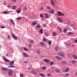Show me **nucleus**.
Listing matches in <instances>:
<instances>
[{
    "label": "nucleus",
    "instance_id": "34",
    "mask_svg": "<svg viewBox=\"0 0 77 77\" xmlns=\"http://www.w3.org/2000/svg\"><path fill=\"white\" fill-rule=\"evenodd\" d=\"M43 41L46 42L47 41V39L45 38H43Z\"/></svg>",
    "mask_w": 77,
    "mask_h": 77
},
{
    "label": "nucleus",
    "instance_id": "23",
    "mask_svg": "<svg viewBox=\"0 0 77 77\" xmlns=\"http://www.w3.org/2000/svg\"><path fill=\"white\" fill-rule=\"evenodd\" d=\"M38 75L42 77H45V75L43 73H39Z\"/></svg>",
    "mask_w": 77,
    "mask_h": 77
},
{
    "label": "nucleus",
    "instance_id": "38",
    "mask_svg": "<svg viewBox=\"0 0 77 77\" xmlns=\"http://www.w3.org/2000/svg\"><path fill=\"white\" fill-rule=\"evenodd\" d=\"M47 8L48 9H51V8L49 6H47Z\"/></svg>",
    "mask_w": 77,
    "mask_h": 77
},
{
    "label": "nucleus",
    "instance_id": "59",
    "mask_svg": "<svg viewBox=\"0 0 77 77\" xmlns=\"http://www.w3.org/2000/svg\"><path fill=\"white\" fill-rule=\"evenodd\" d=\"M75 75L77 76V72H76V73H75Z\"/></svg>",
    "mask_w": 77,
    "mask_h": 77
},
{
    "label": "nucleus",
    "instance_id": "40",
    "mask_svg": "<svg viewBox=\"0 0 77 77\" xmlns=\"http://www.w3.org/2000/svg\"><path fill=\"white\" fill-rule=\"evenodd\" d=\"M24 50L25 51H28V49L26 48H24Z\"/></svg>",
    "mask_w": 77,
    "mask_h": 77
},
{
    "label": "nucleus",
    "instance_id": "35",
    "mask_svg": "<svg viewBox=\"0 0 77 77\" xmlns=\"http://www.w3.org/2000/svg\"><path fill=\"white\" fill-rule=\"evenodd\" d=\"M20 77H23L24 75L23 74H20Z\"/></svg>",
    "mask_w": 77,
    "mask_h": 77
},
{
    "label": "nucleus",
    "instance_id": "15",
    "mask_svg": "<svg viewBox=\"0 0 77 77\" xmlns=\"http://www.w3.org/2000/svg\"><path fill=\"white\" fill-rule=\"evenodd\" d=\"M17 7L16 5H14L12 7V9L15 10L16 9V8Z\"/></svg>",
    "mask_w": 77,
    "mask_h": 77
},
{
    "label": "nucleus",
    "instance_id": "45",
    "mask_svg": "<svg viewBox=\"0 0 77 77\" xmlns=\"http://www.w3.org/2000/svg\"><path fill=\"white\" fill-rule=\"evenodd\" d=\"M51 44V42L49 41L48 42V44L49 45H50Z\"/></svg>",
    "mask_w": 77,
    "mask_h": 77
},
{
    "label": "nucleus",
    "instance_id": "5",
    "mask_svg": "<svg viewBox=\"0 0 77 77\" xmlns=\"http://www.w3.org/2000/svg\"><path fill=\"white\" fill-rule=\"evenodd\" d=\"M61 63L62 65H65L67 64V62L65 60H62Z\"/></svg>",
    "mask_w": 77,
    "mask_h": 77
},
{
    "label": "nucleus",
    "instance_id": "29",
    "mask_svg": "<svg viewBox=\"0 0 77 77\" xmlns=\"http://www.w3.org/2000/svg\"><path fill=\"white\" fill-rule=\"evenodd\" d=\"M73 34H74V33L72 32H70L68 33L69 35H73Z\"/></svg>",
    "mask_w": 77,
    "mask_h": 77
},
{
    "label": "nucleus",
    "instance_id": "10",
    "mask_svg": "<svg viewBox=\"0 0 77 77\" xmlns=\"http://www.w3.org/2000/svg\"><path fill=\"white\" fill-rule=\"evenodd\" d=\"M45 17L47 19H48L50 17V16H49V14H47V13H45Z\"/></svg>",
    "mask_w": 77,
    "mask_h": 77
},
{
    "label": "nucleus",
    "instance_id": "53",
    "mask_svg": "<svg viewBox=\"0 0 77 77\" xmlns=\"http://www.w3.org/2000/svg\"><path fill=\"white\" fill-rule=\"evenodd\" d=\"M40 17H41V18L42 17V14H41V15H40Z\"/></svg>",
    "mask_w": 77,
    "mask_h": 77
},
{
    "label": "nucleus",
    "instance_id": "52",
    "mask_svg": "<svg viewBox=\"0 0 77 77\" xmlns=\"http://www.w3.org/2000/svg\"><path fill=\"white\" fill-rule=\"evenodd\" d=\"M1 28L3 29V28H5V26H1Z\"/></svg>",
    "mask_w": 77,
    "mask_h": 77
},
{
    "label": "nucleus",
    "instance_id": "27",
    "mask_svg": "<svg viewBox=\"0 0 77 77\" xmlns=\"http://www.w3.org/2000/svg\"><path fill=\"white\" fill-rule=\"evenodd\" d=\"M55 51H58V47L56 46V48H55Z\"/></svg>",
    "mask_w": 77,
    "mask_h": 77
},
{
    "label": "nucleus",
    "instance_id": "32",
    "mask_svg": "<svg viewBox=\"0 0 77 77\" xmlns=\"http://www.w3.org/2000/svg\"><path fill=\"white\" fill-rule=\"evenodd\" d=\"M47 69V68L45 67H42V69L43 70H45Z\"/></svg>",
    "mask_w": 77,
    "mask_h": 77
},
{
    "label": "nucleus",
    "instance_id": "7",
    "mask_svg": "<svg viewBox=\"0 0 77 77\" xmlns=\"http://www.w3.org/2000/svg\"><path fill=\"white\" fill-rule=\"evenodd\" d=\"M20 8H18L16 11V12L17 13L20 14V13L21 11V9H19Z\"/></svg>",
    "mask_w": 77,
    "mask_h": 77
},
{
    "label": "nucleus",
    "instance_id": "42",
    "mask_svg": "<svg viewBox=\"0 0 77 77\" xmlns=\"http://www.w3.org/2000/svg\"><path fill=\"white\" fill-rule=\"evenodd\" d=\"M28 41H29V42H31L32 43H33V40H31L30 41V40L29 39V40H28Z\"/></svg>",
    "mask_w": 77,
    "mask_h": 77
},
{
    "label": "nucleus",
    "instance_id": "57",
    "mask_svg": "<svg viewBox=\"0 0 77 77\" xmlns=\"http://www.w3.org/2000/svg\"><path fill=\"white\" fill-rule=\"evenodd\" d=\"M43 26H44V27H45L46 26V24H44V25H43Z\"/></svg>",
    "mask_w": 77,
    "mask_h": 77
},
{
    "label": "nucleus",
    "instance_id": "43",
    "mask_svg": "<svg viewBox=\"0 0 77 77\" xmlns=\"http://www.w3.org/2000/svg\"><path fill=\"white\" fill-rule=\"evenodd\" d=\"M54 63H53V62H51V65L52 66L53 65V64Z\"/></svg>",
    "mask_w": 77,
    "mask_h": 77
},
{
    "label": "nucleus",
    "instance_id": "64",
    "mask_svg": "<svg viewBox=\"0 0 77 77\" xmlns=\"http://www.w3.org/2000/svg\"><path fill=\"white\" fill-rule=\"evenodd\" d=\"M63 77H67L65 76H63Z\"/></svg>",
    "mask_w": 77,
    "mask_h": 77
},
{
    "label": "nucleus",
    "instance_id": "24",
    "mask_svg": "<svg viewBox=\"0 0 77 77\" xmlns=\"http://www.w3.org/2000/svg\"><path fill=\"white\" fill-rule=\"evenodd\" d=\"M36 53L38 54H41V53H40V51L39 50H37Z\"/></svg>",
    "mask_w": 77,
    "mask_h": 77
},
{
    "label": "nucleus",
    "instance_id": "48",
    "mask_svg": "<svg viewBox=\"0 0 77 77\" xmlns=\"http://www.w3.org/2000/svg\"><path fill=\"white\" fill-rule=\"evenodd\" d=\"M26 7H24V8H23V10L24 11H25V10H26Z\"/></svg>",
    "mask_w": 77,
    "mask_h": 77
},
{
    "label": "nucleus",
    "instance_id": "26",
    "mask_svg": "<svg viewBox=\"0 0 77 77\" xmlns=\"http://www.w3.org/2000/svg\"><path fill=\"white\" fill-rule=\"evenodd\" d=\"M57 29L59 30L60 31V32H62V30H61V29L60 27H57Z\"/></svg>",
    "mask_w": 77,
    "mask_h": 77
},
{
    "label": "nucleus",
    "instance_id": "46",
    "mask_svg": "<svg viewBox=\"0 0 77 77\" xmlns=\"http://www.w3.org/2000/svg\"><path fill=\"white\" fill-rule=\"evenodd\" d=\"M65 75H66L67 76H68V77L69 76V74L68 73H66L65 74Z\"/></svg>",
    "mask_w": 77,
    "mask_h": 77
},
{
    "label": "nucleus",
    "instance_id": "33",
    "mask_svg": "<svg viewBox=\"0 0 77 77\" xmlns=\"http://www.w3.org/2000/svg\"><path fill=\"white\" fill-rule=\"evenodd\" d=\"M3 13H4V14H8V12H7V11H4L3 12Z\"/></svg>",
    "mask_w": 77,
    "mask_h": 77
},
{
    "label": "nucleus",
    "instance_id": "47",
    "mask_svg": "<svg viewBox=\"0 0 77 77\" xmlns=\"http://www.w3.org/2000/svg\"><path fill=\"white\" fill-rule=\"evenodd\" d=\"M16 0H12V2L14 3L16 2Z\"/></svg>",
    "mask_w": 77,
    "mask_h": 77
},
{
    "label": "nucleus",
    "instance_id": "2",
    "mask_svg": "<svg viewBox=\"0 0 77 77\" xmlns=\"http://www.w3.org/2000/svg\"><path fill=\"white\" fill-rule=\"evenodd\" d=\"M14 65V61H12L10 64V66H8L9 68H14V66H12Z\"/></svg>",
    "mask_w": 77,
    "mask_h": 77
},
{
    "label": "nucleus",
    "instance_id": "39",
    "mask_svg": "<svg viewBox=\"0 0 77 77\" xmlns=\"http://www.w3.org/2000/svg\"><path fill=\"white\" fill-rule=\"evenodd\" d=\"M58 20L60 22H62V20L59 18H58Z\"/></svg>",
    "mask_w": 77,
    "mask_h": 77
},
{
    "label": "nucleus",
    "instance_id": "13",
    "mask_svg": "<svg viewBox=\"0 0 77 77\" xmlns=\"http://www.w3.org/2000/svg\"><path fill=\"white\" fill-rule=\"evenodd\" d=\"M76 62L75 60H73L72 61V64H73V65H75V64H76Z\"/></svg>",
    "mask_w": 77,
    "mask_h": 77
},
{
    "label": "nucleus",
    "instance_id": "61",
    "mask_svg": "<svg viewBox=\"0 0 77 77\" xmlns=\"http://www.w3.org/2000/svg\"><path fill=\"white\" fill-rule=\"evenodd\" d=\"M72 47H74L75 46V45H72Z\"/></svg>",
    "mask_w": 77,
    "mask_h": 77
},
{
    "label": "nucleus",
    "instance_id": "63",
    "mask_svg": "<svg viewBox=\"0 0 77 77\" xmlns=\"http://www.w3.org/2000/svg\"><path fill=\"white\" fill-rule=\"evenodd\" d=\"M6 56H8V54H6Z\"/></svg>",
    "mask_w": 77,
    "mask_h": 77
},
{
    "label": "nucleus",
    "instance_id": "36",
    "mask_svg": "<svg viewBox=\"0 0 77 77\" xmlns=\"http://www.w3.org/2000/svg\"><path fill=\"white\" fill-rule=\"evenodd\" d=\"M40 44H41V45L42 46L44 45V44L43 42H41V43H40Z\"/></svg>",
    "mask_w": 77,
    "mask_h": 77
},
{
    "label": "nucleus",
    "instance_id": "14",
    "mask_svg": "<svg viewBox=\"0 0 77 77\" xmlns=\"http://www.w3.org/2000/svg\"><path fill=\"white\" fill-rule=\"evenodd\" d=\"M54 10L52 9L50 10V11H49V13H51V14L53 13H54Z\"/></svg>",
    "mask_w": 77,
    "mask_h": 77
},
{
    "label": "nucleus",
    "instance_id": "4",
    "mask_svg": "<svg viewBox=\"0 0 77 77\" xmlns=\"http://www.w3.org/2000/svg\"><path fill=\"white\" fill-rule=\"evenodd\" d=\"M58 55L60 56L63 57L65 56V54L61 52H58Z\"/></svg>",
    "mask_w": 77,
    "mask_h": 77
},
{
    "label": "nucleus",
    "instance_id": "12",
    "mask_svg": "<svg viewBox=\"0 0 77 77\" xmlns=\"http://www.w3.org/2000/svg\"><path fill=\"white\" fill-rule=\"evenodd\" d=\"M73 59L75 60H77V56L75 55H73L72 56Z\"/></svg>",
    "mask_w": 77,
    "mask_h": 77
},
{
    "label": "nucleus",
    "instance_id": "18",
    "mask_svg": "<svg viewBox=\"0 0 77 77\" xmlns=\"http://www.w3.org/2000/svg\"><path fill=\"white\" fill-rule=\"evenodd\" d=\"M44 62H45L48 63L50 62V60L48 59H45L44 60Z\"/></svg>",
    "mask_w": 77,
    "mask_h": 77
},
{
    "label": "nucleus",
    "instance_id": "16",
    "mask_svg": "<svg viewBox=\"0 0 77 77\" xmlns=\"http://www.w3.org/2000/svg\"><path fill=\"white\" fill-rule=\"evenodd\" d=\"M10 21L11 22V24H12L13 25H15L14 22V21L13 20H12V19H11L10 20Z\"/></svg>",
    "mask_w": 77,
    "mask_h": 77
},
{
    "label": "nucleus",
    "instance_id": "8",
    "mask_svg": "<svg viewBox=\"0 0 77 77\" xmlns=\"http://www.w3.org/2000/svg\"><path fill=\"white\" fill-rule=\"evenodd\" d=\"M23 56H24V57H28V55L26 53H24L23 54Z\"/></svg>",
    "mask_w": 77,
    "mask_h": 77
},
{
    "label": "nucleus",
    "instance_id": "56",
    "mask_svg": "<svg viewBox=\"0 0 77 77\" xmlns=\"http://www.w3.org/2000/svg\"><path fill=\"white\" fill-rule=\"evenodd\" d=\"M72 25H74V23L73 22L72 23Z\"/></svg>",
    "mask_w": 77,
    "mask_h": 77
},
{
    "label": "nucleus",
    "instance_id": "19",
    "mask_svg": "<svg viewBox=\"0 0 77 77\" xmlns=\"http://www.w3.org/2000/svg\"><path fill=\"white\" fill-rule=\"evenodd\" d=\"M69 69L68 67H67L66 69L65 70V72H67L69 71Z\"/></svg>",
    "mask_w": 77,
    "mask_h": 77
},
{
    "label": "nucleus",
    "instance_id": "3",
    "mask_svg": "<svg viewBox=\"0 0 77 77\" xmlns=\"http://www.w3.org/2000/svg\"><path fill=\"white\" fill-rule=\"evenodd\" d=\"M8 74L9 76L12 75V71L11 69L9 70L8 71Z\"/></svg>",
    "mask_w": 77,
    "mask_h": 77
},
{
    "label": "nucleus",
    "instance_id": "44",
    "mask_svg": "<svg viewBox=\"0 0 77 77\" xmlns=\"http://www.w3.org/2000/svg\"><path fill=\"white\" fill-rule=\"evenodd\" d=\"M8 38L9 39H10L11 38V36L10 35H9L8 36Z\"/></svg>",
    "mask_w": 77,
    "mask_h": 77
},
{
    "label": "nucleus",
    "instance_id": "60",
    "mask_svg": "<svg viewBox=\"0 0 77 77\" xmlns=\"http://www.w3.org/2000/svg\"><path fill=\"white\" fill-rule=\"evenodd\" d=\"M24 63H27V61H25L24 62Z\"/></svg>",
    "mask_w": 77,
    "mask_h": 77
},
{
    "label": "nucleus",
    "instance_id": "41",
    "mask_svg": "<svg viewBox=\"0 0 77 77\" xmlns=\"http://www.w3.org/2000/svg\"><path fill=\"white\" fill-rule=\"evenodd\" d=\"M47 75L48 76V77H50L51 76V74H47Z\"/></svg>",
    "mask_w": 77,
    "mask_h": 77
},
{
    "label": "nucleus",
    "instance_id": "31",
    "mask_svg": "<svg viewBox=\"0 0 77 77\" xmlns=\"http://www.w3.org/2000/svg\"><path fill=\"white\" fill-rule=\"evenodd\" d=\"M40 32H41V34H42L43 33V30L40 29Z\"/></svg>",
    "mask_w": 77,
    "mask_h": 77
},
{
    "label": "nucleus",
    "instance_id": "51",
    "mask_svg": "<svg viewBox=\"0 0 77 77\" xmlns=\"http://www.w3.org/2000/svg\"><path fill=\"white\" fill-rule=\"evenodd\" d=\"M35 72L34 71H32L31 72V73H34Z\"/></svg>",
    "mask_w": 77,
    "mask_h": 77
},
{
    "label": "nucleus",
    "instance_id": "25",
    "mask_svg": "<svg viewBox=\"0 0 77 77\" xmlns=\"http://www.w3.org/2000/svg\"><path fill=\"white\" fill-rule=\"evenodd\" d=\"M32 25H35L37 24V23L35 22H34L32 23Z\"/></svg>",
    "mask_w": 77,
    "mask_h": 77
},
{
    "label": "nucleus",
    "instance_id": "20",
    "mask_svg": "<svg viewBox=\"0 0 77 77\" xmlns=\"http://www.w3.org/2000/svg\"><path fill=\"white\" fill-rule=\"evenodd\" d=\"M56 36V32H53V36Z\"/></svg>",
    "mask_w": 77,
    "mask_h": 77
},
{
    "label": "nucleus",
    "instance_id": "58",
    "mask_svg": "<svg viewBox=\"0 0 77 77\" xmlns=\"http://www.w3.org/2000/svg\"><path fill=\"white\" fill-rule=\"evenodd\" d=\"M37 73V72H34V73H32L35 74H36Z\"/></svg>",
    "mask_w": 77,
    "mask_h": 77
},
{
    "label": "nucleus",
    "instance_id": "22",
    "mask_svg": "<svg viewBox=\"0 0 77 77\" xmlns=\"http://www.w3.org/2000/svg\"><path fill=\"white\" fill-rule=\"evenodd\" d=\"M3 60L4 61H5V62H9V60H6V58H4Z\"/></svg>",
    "mask_w": 77,
    "mask_h": 77
},
{
    "label": "nucleus",
    "instance_id": "1",
    "mask_svg": "<svg viewBox=\"0 0 77 77\" xmlns=\"http://www.w3.org/2000/svg\"><path fill=\"white\" fill-rule=\"evenodd\" d=\"M57 15L59 17H61V16H65V14L62 13L60 11H58L57 12Z\"/></svg>",
    "mask_w": 77,
    "mask_h": 77
},
{
    "label": "nucleus",
    "instance_id": "17",
    "mask_svg": "<svg viewBox=\"0 0 77 77\" xmlns=\"http://www.w3.org/2000/svg\"><path fill=\"white\" fill-rule=\"evenodd\" d=\"M55 71L57 73H60V71L59 69H55Z\"/></svg>",
    "mask_w": 77,
    "mask_h": 77
},
{
    "label": "nucleus",
    "instance_id": "54",
    "mask_svg": "<svg viewBox=\"0 0 77 77\" xmlns=\"http://www.w3.org/2000/svg\"><path fill=\"white\" fill-rule=\"evenodd\" d=\"M68 45L71 46V44L70 43H69L68 44H67V46H68Z\"/></svg>",
    "mask_w": 77,
    "mask_h": 77
},
{
    "label": "nucleus",
    "instance_id": "6",
    "mask_svg": "<svg viewBox=\"0 0 77 77\" xmlns=\"http://www.w3.org/2000/svg\"><path fill=\"white\" fill-rule=\"evenodd\" d=\"M51 4L53 6H54L55 5V2L53 1V0H51Z\"/></svg>",
    "mask_w": 77,
    "mask_h": 77
},
{
    "label": "nucleus",
    "instance_id": "11",
    "mask_svg": "<svg viewBox=\"0 0 77 77\" xmlns=\"http://www.w3.org/2000/svg\"><path fill=\"white\" fill-rule=\"evenodd\" d=\"M56 59H57V60H62V58H60V57H59L58 56H56Z\"/></svg>",
    "mask_w": 77,
    "mask_h": 77
},
{
    "label": "nucleus",
    "instance_id": "30",
    "mask_svg": "<svg viewBox=\"0 0 77 77\" xmlns=\"http://www.w3.org/2000/svg\"><path fill=\"white\" fill-rule=\"evenodd\" d=\"M21 18H22V17H17L16 18V20H20L21 19Z\"/></svg>",
    "mask_w": 77,
    "mask_h": 77
},
{
    "label": "nucleus",
    "instance_id": "21",
    "mask_svg": "<svg viewBox=\"0 0 77 77\" xmlns=\"http://www.w3.org/2000/svg\"><path fill=\"white\" fill-rule=\"evenodd\" d=\"M2 69L5 71H7L8 70V69L6 68H5L4 67L2 68Z\"/></svg>",
    "mask_w": 77,
    "mask_h": 77
},
{
    "label": "nucleus",
    "instance_id": "55",
    "mask_svg": "<svg viewBox=\"0 0 77 77\" xmlns=\"http://www.w3.org/2000/svg\"><path fill=\"white\" fill-rule=\"evenodd\" d=\"M29 47H30V48L32 47V45H29Z\"/></svg>",
    "mask_w": 77,
    "mask_h": 77
},
{
    "label": "nucleus",
    "instance_id": "50",
    "mask_svg": "<svg viewBox=\"0 0 77 77\" xmlns=\"http://www.w3.org/2000/svg\"><path fill=\"white\" fill-rule=\"evenodd\" d=\"M7 7H8L9 8H11V7L9 5H8V6H7Z\"/></svg>",
    "mask_w": 77,
    "mask_h": 77
},
{
    "label": "nucleus",
    "instance_id": "62",
    "mask_svg": "<svg viewBox=\"0 0 77 77\" xmlns=\"http://www.w3.org/2000/svg\"><path fill=\"white\" fill-rule=\"evenodd\" d=\"M45 35H48V34L45 33Z\"/></svg>",
    "mask_w": 77,
    "mask_h": 77
},
{
    "label": "nucleus",
    "instance_id": "28",
    "mask_svg": "<svg viewBox=\"0 0 77 77\" xmlns=\"http://www.w3.org/2000/svg\"><path fill=\"white\" fill-rule=\"evenodd\" d=\"M67 29H64L63 31V32H64V33H66L67 32Z\"/></svg>",
    "mask_w": 77,
    "mask_h": 77
},
{
    "label": "nucleus",
    "instance_id": "9",
    "mask_svg": "<svg viewBox=\"0 0 77 77\" xmlns=\"http://www.w3.org/2000/svg\"><path fill=\"white\" fill-rule=\"evenodd\" d=\"M12 36H13V38H14V39H15V40H17L18 39V38H17V36L15 35V34H12Z\"/></svg>",
    "mask_w": 77,
    "mask_h": 77
},
{
    "label": "nucleus",
    "instance_id": "49",
    "mask_svg": "<svg viewBox=\"0 0 77 77\" xmlns=\"http://www.w3.org/2000/svg\"><path fill=\"white\" fill-rule=\"evenodd\" d=\"M74 42H75V43H77V40H74Z\"/></svg>",
    "mask_w": 77,
    "mask_h": 77
},
{
    "label": "nucleus",
    "instance_id": "37",
    "mask_svg": "<svg viewBox=\"0 0 77 77\" xmlns=\"http://www.w3.org/2000/svg\"><path fill=\"white\" fill-rule=\"evenodd\" d=\"M40 28V26L39 25V24H37V28L39 29Z\"/></svg>",
    "mask_w": 77,
    "mask_h": 77
}]
</instances>
